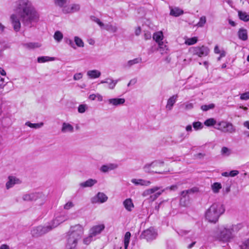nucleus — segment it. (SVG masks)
Instances as JSON below:
<instances>
[{
    "label": "nucleus",
    "instance_id": "nucleus-2",
    "mask_svg": "<svg viewBox=\"0 0 249 249\" xmlns=\"http://www.w3.org/2000/svg\"><path fill=\"white\" fill-rule=\"evenodd\" d=\"M240 227V225H232L230 228L224 226L219 227L213 231V236L218 241L229 242L233 238L234 233L237 232Z\"/></svg>",
    "mask_w": 249,
    "mask_h": 249
},
{
    "label": "nucleus",
    "instance_id": "nucleus-23",
    "mask_svg": "<svg viewBox=\"0 0 249 249\" xmlns=\"http://www.w3.org/2000/svg\"><path fill=\"white\" fill-rule=\"evenodd\" d=\"M238 36L239 39L246 41L248 39L247 30L244 28H240L238 32Z\"/></svg>",
    "mask_w": 249,
    "mask_h": 249
},
{
    "label": "nucleus",
    "instance_id": "nucleus-45",
    "mask_svg": "<svg viewBox=\"0 0 249 249\" xmlns=\"http://www.w3.org/2000/svg\"><path fill=\"white\" fill-rule=\"evenodd\" d=\"M87 109L88 106L86 104H81L78 107V111L80 113H83Z\"/></svg>",
    "mask_w": 249,
    "mask_h": 249
},
{
    "label": "nucleus",
    "instance_id": "nucleus-37",
    "mask_svg": "<svg viewBox=\"0 0 249 249\" xmlns=\"http://www.w3.org/2000/svg\"><path fill=\"white\" fill-rule=\"evenodd\" d=\"M222 188L221 184L218 182H215L212 185L213 192L215 193L219 192V190Z\"/></svg>",
    "mask_w": 249,
    "mask_h": 249
},
{
    "label": "nucleus",
    "instance_id": "nucleus-31",
    "mask_svg": "<svg viewBox=\"0 0 249 249\" xmlns=\"http://www.w3.org/2000/svg\"><path fill=\"white\" fill-rule=\"evenodd\" d=\"M54 60V57H51L46 56H40L37 58V62L40 63H45L48 61H53Z\"/></svg>",
    "mask_w": 249,
    "mask_h": 249
},
{
    "label": "nucleus",
    "instance_id": "nucleus-1",
    "mask_svg": "<svg viewBox=\"0 0 249 249\" xmlns=\"http://www.w3.org/2000/svg\"><path fill=\"white\" fill-rule=\"evenodd\" d=\"M14 10L16 14L10 16L13 28L16 32L21 28L20 20L24 26L31 28L33 23L39 20V15L29 0H18L15 3Z\"/></svg>",
    "mask_w": 249,
    "mask_h": 249
},
{
    "label": "nucleus",
    "instance_id": "nucleus-59",
    "mask_svg": "<svg viewBox=\"0 0 249 249\" xmlns=\"http://www.w3.org/2000/svg\"><path fill=\"white\" fill-rule=\"evenodd\" d=\"M62 12L64 14L71 13V6H64L62 7Z\"/></svg>",
    "mask_w": 249,
    "mask_h": 249
},
{
    "label": "nucleus",
    "instance_id": "nucleus-51",
    "mask_svg": "<svg viewBox=\"0 0 249 249\" xmlns=\"http://www.w3.org/2000/svg\"><path fill=\"white\" fill-rule=\"evenodd\" d=\"M190 231L189 230H185L183 229H179L178 231H177V232L178 234L181 236L186 235L188 234L190 232Z\"/></svg>",
    "mask_w": 249,
    "mask_h": 249
},
{
    "label": "nucleus",
    "instance_id": "nucleus-43",
    "mask_svg": "<svg viewBox=\"0 0 249 249\" xmlns=\"http://www.w3.org/2000/svg\"><path fill=\"white\" fill-rule=\"evenodd\" d=\"M74 42L76 45L79 47H83L84 46V42L78 36L74 37Z\"/></svg>",
    "mask_w": 249,
    "mask_h": 249
},
{
    "label": "nucleus",
    "instance_id": "nucleus-11",
    "mask_svg": "<svg viewBox=\"0 0 249 249\" xmlns=\"http://www.w3.org/2000/svg\"><path fill=\"white\" fill-rule=\"evenodd\" d=\"M105 228V226L104 224L95 225L90 229L89 232L95 238L102 232Z\"/></svg>",
    "mask_w": 249,
    "mask_h": 249
},
{
    "label": "nucleus",
    "instance_id": "nucleus-60",
    "mask_svg": "<svg viewBox=\"0 0 249 249\" xmlns=\"http://www.w3.org/2000/svg\"><path fill=\"white\" fill-rule=\"evenodd\" d=\"M180 196H181L180 198H186L187 199H188V198H190L189 195H188V192L186 190L182 191L180 193Z\"/></svg>",
    "mask_w": 249,
    "mask_h": 249
},
{
    "label": "nucleus",
    "instance_id": "nucleus-22",
    "mask_svg": "<svg viewBox=\"0 0 249 249\" xmlns=\"http://www.w3.org/2000/svg\"><path fill=\"white\" fill-rule=\"evenodd\" d=\"M142 60V59L141 57H138L134 58V59L129 60L126 64H124V67L125 68H130L135 64L141 63Z\"/></svg>",
    "mask_w": 249,
    "mask_h": 249
},
{
    "label": "nucleus",
    "instance_id": "nucleus-42",
    "mask_svg": "<svg viewBox=\"0 0 249 249\" xmlns=\"http://www.w3.org/2000/svg\"><path fill=\"white\" fill-rule=\"evenodd\" d=\"M157 163V162H153L150 164H146L144 167V169L145 171L148 173L154 172L153 171H151L150 170V167H153L156 166Z\"/></svg>",
    "mask_w": 249,
    "mask_h": 249
},
{
    "label": "nucleus",
    "instance_id": "nucleus-61",
    "mask_svg": "<svg viewBox=\"0 0 249 249\" xmlns=\"http://www.w3.org/2000/svg\"><path fill=\"white\" fill-rule=\"evenodd\" d=\"M82 74L81 72L77 73L75 74L73 76V79L74 80H78L82 78Z\"/></svg>",
    "mask_w": 249,
    "mask_h": 249
},
{
    "label": "nucleus",
    "instance_id": "nucleus-5",
    "mask_svg": "<svg viewBox=\"0 0 249 249\" xmlns=\"http://www.w3.org/2000/svg\"><path fill=\"white\" fill-rule=\"evenodd\" d=\"M214 128L224 133H233L236 131V128L233 125L226 121L218 122Z\"/></svg>",
    "mask_w": 249,
    "mask_h": 249
},
{
    "label": "nucleus",
    "instance_id": "nucleus-9",
    "mask_svg": "<svg viewBox=\"0 0 249 249\" xmlns=\"http://www.w3.org/2000/svg\"><path fill=\"white\" fill-rule=\"evenodd\" d=\"M190 51L193 55H196L200 57L207 56L210 53L209 48L204 45L200 47H193L191 49Z\"/></svg>",
    "mask_w": 249,
    "mask_h": 249
},
{
    "label": "nucleus",
    "instance_id": "nucleus-40",
    "mask_svg": "<svg viewBox=\"0 0 249 249\" xmlns=\"http://www.w3.org/2000/svg\"><path fill=\"white\" fill-rule=\"evenodd\" d=\"M197 41V38L196 37H193L192 38H187L185 43L188 45H192L196 43Z\"/></svg>",
    "mask_w": 249,
    "mask_h": 249
},
{
    "label": "nucleus",
    "instance_id": "nucleus-13",
    "mask_svg": "<svg viewBox=\"0 0 249 249\" xmlns=\"http://www.w3.org/2000/svg\"><path fill=\"white\" fill-rule=\"evenodd\" d=\"M107 196L104 193L99 192L92 198L91 201L93 203H104L107 200Z\"/></svg>",
    "mask_w": 249,
    "mask_h": 249
},
{
    "label": "nucleus",
    "instance_id": "nucleus-7",
    "mask_svg": "<svg viewBox=\"0 0 249 249\" xmlns=\"http://www.w3.org/2000/svg\"><path fill=\"white\" fill-rule=\"evenodd\" d=\"M23 200L25 201H35L40 199L42 202L45 198V196L41 193L32 192L23 194L22 196Z\"/></svg>",
    "mask_w": 249,
    "mask_h": 249
},
{
    "label": "nucleus",
    "instance_id": "nucleus-39",
    "mask_svg": "<svg viewBox=\"0 0 249 249\" xmlns=\"http://www.w3.org/2000/svg\"><path fill=\"white\" fill-rule=\"evenodd\" d=\"M180 107L185 110H190L194 107V105L192 103L187 102L181 105Z\"/></svg>",
    "mask_w": 249,
    "mask_h": 249
},
{
    "label": "nucleus",
    "instance_id": "nucleus-38",
    "mask_svg": "<svg viewBox=\"0 0 249 249\" xmlns=\"http://www.w3.org/2000/svg\"><path fill=\"white\" fill-rule=\"evenodd\" d=\"M221 154L223 156L228 157L231 154V150L228 147L224 146L221 150Z\"/></svg>",
    "mask_w": 249,
    "mask_h": 249
},
{
    "label": "nucleus",
    "instance_id": "nucleus-49",
    "mask_svg": "<svg viewBox=\"0 0 249 249\" xmlns=\"http://www.w3.org/2000/svg\"><path fill=\"white\" fill-rule=\"evenodd\" d=\"M214 107V105L213 104H211L208 105H203L201 107V108L203 111H207L210 109H213Z\"/></svg>",
    "mask_w": 249,
    "mask_h": 249
},
{
    "label": "nucleus",
    "instance_id": "nucleus-62",
    "mask_svg": "<svg viewBox=\"0 0 249 249\" xmlns=\"http://www.w3.org/2000/svg\"><path fill=\"white\" fill-rule=\"evenodd\" d=\"M144 38L145 40H148L151 38V34L150 32L146 31L144 33Z\"/></svg>",
    "mask_w": 249,
    "mask_h": 249
},
{
    "label": "nucleus",
    "instance_id": "nucleus-55",
    "mask_svg": "<svg viewBox=\"0 0 249 249\" xmlns=\"http://www.w3.org/2000/svg\"><path fill=\"white\" fill-rule=\"evenodd\" d=\"M240 247V249H249V239L245 241Z\"/></svg>",
    "mask_w": 249,
    "mask_h": 249
},
{
    "label": "nucleus",
    "instance_id": "nucleus-34",
    "mask_svg": "<svg viewBox=\"0 0 249 249\" xmlns=\"http://www.w3.org/2000/svg\"><path fill=\"white\" fill-rule=\"evenodd\" d=\"M101 84L107 83L108 84V88L109 89H112L115 87L113 86L112 84L113 83V79L111 78H106L105 80H102L100 82Z\"/></svg>",
    "mask_w": 249,
    "mask_h": 249
},
{
    "label": "nucleus",
    "instance_id": "nucleus-33",
    "mask_svg": "<svg viewBox=\"0 0 249 249\" xmlns=\"http://www.w3.org/2000/svg\"><path fill=\"white\" fill-rule=\"evenodd\" d=\"M159 47V51L160 52L161 54H164L167 53V51L168 50V47L166 44L164 43V42H161L158 44Z\"/></svg>",
    "mask_w": 249,
    "mask_h": 249
},
{
    "label": "nucleus",
    "instance_id": "nucleus-64",
    "mask_svg": "<svg viewBox=\"0 0 249 249\" xmlns=\"http://www.w3.org/2000/svg\"><path fill=\"white\" fill-rule=\"evenodd\" d=\"M137 82V79L136 78H134L131 79L129 82L127 84V86L129 87L130 85H135Z\"/></svg>",
    "mask_w": 249,
    "mask_h": 249
},
{
    "label": "nucleus",
    "instance_id": "nucleus-27",
    "mask_svg": "<svg viewBox=\"0 0 249 249\" xmlns=\"http://www.w3.org/2000/svg\"><path fill=\"white\" fill-rule=\"evenodd\" d=\"M107 31L111 33H116L118 30V28L116 25H113L110 23H108L106 24H104L103 27Z\"/></svg>",
    "mask_w": 249,
    "mask_h": 249
},
{
    "label": "nucleus",
    "instance_id": "nucleus-14",
    "mask_svg": "<svg viewBox=\"0 0 249 249\" xmlns=\"http://www.w3.org/2000/svg\"><path fill=\"white\" fill-rule=\"evenodd\" d=\"M125 101V100L124 98H114L109 99L106 102L113 106L118 107L123 105Z\"/></svg>",
    "mask_w": 249,
    "mask_h": 249
},
{
    "label": "nucleus",
    "instance_id": "nucleus-28",
    "mask_svg": "<svg viewBox=\"0 0 249 249\" xmlns=\"http://www.w3.org/2000/svg\"><path fill=\"white\" fill-rule=\"evenodd\" d=\"M101 74L100 71L96 70L89 71L87 72V75L90 78H98L100 76Z\"/></svg>",
    "mask_w": 249,
    "mask_h": 249
},
{
    "label": "nucleus",
    "instance_id": "nucleus-46",
    "mask_svg": "<svg viewBox=\"0 0 249 249\" xmlns=\"http://www.w3.org/2000/svg\"><path fill=\"white\" fill-rule=\"evenodd\" d=\"M54 1L55 4L61 8L63 7L67 2V0H54Z\"/></svg>",
    "mask_w": 249,
    "mask_h": 249
},
{
    "label": "nucleus",
    "instance_id": "nucleus-58",
    "mask_svg": "<svg viewBox=\"0 0 249 249\" xmlns=\"http://www.w3.org/2000/svg\"><path fill=\"white\" fill-rule=\"evenodd\" d=\"M240 98L242 100H247L249 99V92H246L241 94Z\"/></svg>",
    "mask_w": 249,
    "mask_h": 249
},
{
    "label": "nucleus",
    "instance_id": "nucleus-8",
    "mask_svg": "<svg viewBox=\"0 0 249 249\" xmlns=\"http://www.w3.org/2000/svg\"><path fill=\"white\" fill-rule=\"evenodd\" d=\"M160 189L159 187H154L152 188L147 189L142 193L143 196H147L150 195V198L151 200L154 201L156 200L161 194L163 192L164 190L156 192L158 190Z\"/></svg>",
    "mask_w": 249,
    "mask_h": 249
},
{
    "label": "nucleus",
    "instance_id": "nucleus-10",
    "mask_svg": "<svg viewBox=\"0 0 249 249\" xmlns=\"http://www.w3.org/2000/svg\"><path fill=\"white\" fill-rule=\"evenodd\" d=\"M157 233L155 231L153 228H150L145 231H144L141 236L144 239H146L147 241H151L155 239L157 236Z\"/></svg>",
    "mask_w": 249,
    "mask_h": 249
},
{
    "label": "nucleus",
    "instance_id": "nucleus-3",
    "mask_svg": "<svg viewBox=\"0 0 249 249\" xmlns=\"http://www.w3.org/2000/svg\"><path fill=\"white\" fill-rule=\"evenodd\" d=\"M84 229L79 225H76L71 228L69 232L66 249H77L78 241L83 234Z\"/></svg>",
    "mask_w": 249,
    "mask_h": 249
},
{
    "label": "nucleus",
    "instance_id": "nucleus-44",
    "mask_svg": "<svg viewBox=\"0 0 249 249\" xmlns=\"http://www.w3.org/2000/svg\"><path fill=\"white\" fill-rule=\"evenodd\" d=\"M90 19L98 24L99 26L103 28L104 26V24L100 21V20L95 16H92L90 17Z\"/></svg>",
    "mask_w": 249,
    "mask_h": 249
},
{
    "label": "nucleus",
    "instance_id": "nucleus-54",
    "mask_svg": "<svg viewBox=\"0 0 249 249\" xmlns=\"http://www.w3.org/2000/svg\"><path fill=\"white\" fill-rule=\"evenodd\" d=\"M194 128L196 130L200 129L202 128L203 126L200 122H194L193 124Z\"/></svg>",
    "mask_w": 249,
    "mask_h": 249
},
{
    "label": "nucleus",
    "instance_id": "nucleus-20",
    "mask_svg": "<svg viewBox=\"0 0 249 249\" xmlns=\"http://www.w3.org/2000/svg\"><path fill=\"white\" fill-rule=\"evenodd\" d=\"M131 181L136 185L148 186L151 184V182L142 179L133 178Z\"/></svg>",
    "mask_w": 249,
    "mask_h": 249
},
{
    "label": "nucleus",
    "instance_id": "nucleus-35",
    "mask_svg": "<svg viewBox=\"0 0 249 249\" xmlns=\"http://www.w3.org/2000/svg\"><path fill=\"white\" fill-rule=\"evenodd\" d=\"M217 124L216 121L213 118L208 119L204 122V124L207 126L216 125Z\"/></svg>",
    "mask_w": 249,
    "mask_h": 249
},
{
    "label": "nucleus",
    "instance_id": "nucleus-52",
    "mask_svg": "<svg viewBox=\"0 0 249 249\" xmlns=\"http://www.w3.org/2000/svg\"><path fill=\"white\" fill-rule=\"evenodd\" d=\"M71 13L76 12L80 10V5L77 4H74L71 6Z\"/></svg>",
    "mask_w": 249,
    "mask_h": 249
},
{
    "label": "nucleus",
    "instance_id": "nucleus-6",
    "mask_svg": "<svg viewBox=\"0 0 249 249\" xmlns=\"http://www.w3.org/2000/svg\"><path fill=\"white\" fill-rule=\"evenodd\" d=\"M53 229L52 225L48 226H38L34 228L31 231V234L34 237L41 236L49 231H51Z\"/></svg>",
    "mask_w": 249,
    "mask_h": 249
},
{
    "label": "nucleus",
    "instance_id": "nucleus-53",
    "mask_svg": "<svg viewBox=\"0 0 249 249\" xmlns=\"http://www.w3.org/2000/svg\"><path fill=\"white\" fill-rule=\"evenodd\" d=\"M188 195H192L199 192V189L197 187H193L190 189L186 190Z\"/></svg>",
    "mask_w": 249,
    "mask_h": 249
},
{
    "label": "nucleus",
    "instance_id": "nucleus-21",
    "mask_svg": "<svg viewBox=\"0 0 249 249\" xmlns=\"http://www.w3.org/2000/svg\"><path fill=\"white\" fill-rule=\"evenodd\" d=\"M74 131V128L72 125L69 123H63L61 128V132L63 133L70 132Z\"/></svg>",
    "mask_w": 249,
    "mask_h": 249
},
{
    "label": "nucleus",
    "instance_id": "nucleus-17",
    "mask_svg": "<svg viewBox=\"0 0 249 249\" xmlns=\"http://www.w3.org/2000/svg\"><path fill=\"white\" fill-rule=\"evenodd\" d=\"M117 165L113 163H109L108 164L103 165L100 168V171L103 173H107L109 171L117 168Z\"/></svg>",
    "mask_w": 249,
    "mask_h": 249
},
{
    "label": "nucleus",
    "instance_id": "nucleus-41",
    "mask_svg": "<svg viewBox=\"0 0 249 249\" xmlns=\"http://www.w3.org/2000/svg\"><path fill=\"white\" fill-rule=\"evenodd\" d=\"M95 239V238L89 232V235L88 237L83 239V243L86 245H89L91 241Z\"/></svg>",
    "mask_w": 249,
    "mask_h": 249
},
{
    "label": "nucleus",
    "instance_id": "nucleus-48",
    "mask_svg": "<svg viewBox=\"0 0 249 249\" xmlns=\"http://www.w3.org/2000/svg\"><path fill=\"white\" fill-rule=\"evenodd\" d=\"M190 198H188L187 199L186 198H180V205L182 206H186L189 202Z\"/></svg>",
    "mask_w": 249,
    "mask_h": 249
},
{
    "label": "nucleus",
    "instance_id": "nucleus-32",
    "mask_svg": "<svg viewBox=\"0 0 249 249\" xmlns=\"http://www.w3.org/2000/svg\"><path fill=\"white\" fill-rule=\"evenodd\" d=\"M44 124L42 122L40 123L33 124L30 122H27L25 123V125L31 127L35 129H37L41 127Z\"/></svg>",
    "mask_w": 249,
    "mask_h": 249
},
{
    "label": "nucleus",
    "instance_id": "nucleus-63",
    "mask_svg": "<svg viewBox=\"0 0 249 249\" xmlns=\"http://www.w3.org/2000/svg\"><path fill=\"white\" fill-rule=\"evenodd\" d=\"M239 174V171L237 170H232L229 172L230 176L235 177Z\"/></svg>",
    "mask_w": 249,
    "mask_h": 249
},
{
    "label": "nucleus",
    "instance_id": "nucleus-56",
    "mask_svg": "<svg viewBox=\"0 0 249 249\" xmlns=\"http://www.w3.org/2000/svg\"><path fill=\"white\" fill-rule=\"evenodd\" d=\"M74 206V204L71 201H69L64 206L65 210H68Z\"/></svg>",
    "mask_w": 249,
    "mask_h": 249
},
{
    "label": "nucleus",
    "instance_id": "nucleus-36",
    "mask_svg": "<svg viewBox=\"0 0 249 249\" xmlns=\"http://www.w3.org/2000/svg\"><path fill=\"white\" fill-rule=\"evenodd\" d=\"M63 37V35L62 33L59 31H57L54 33L53 37L54 39L57 42H59L61 41Z\"/></svg>",
    "mask_w": 249,
    "mask_h": 249
},
{
    "label": "nucleus",
    "instance_id": "nucleus-26",
    "mask_svg": "<svg viewBox=\"0 0 249 249\" xmlns=\"http://www.w3.org/2000/svg\"><path fill=\"white\" fill-rule=\"evenodd\" d=\"M123 204L124 208L129 212H131L132 208L134 207L132 201L130 198L125 199L124 201Z\"/></svg>",
    "mask_w": 249,
    "mask_h": 249
},
{
    "label": "nucleus",
    "instance_id": "nucleus-57",
    "mask_svg": "<svg viewBox=\"0 0 249 249\" xmlns=\"http://www.w3.org/2000/svg\"><path fill=\"white\" fill-rule=\"evenodd\" d=\"M64 40L67 44H69L72 48L75 49L74 44L73 43V41L71 39L66 37L65 38Z\"/></svg>",
    "mask_w": 249,
    "mask_h": 249
},
{
    "label": "nucleus",
    "instance_id": "nucleus-4",
    "mask_svg": "<svg viewBox=\"0 0 249 249\" xmlns=\"http://www.w3.org/2000/svg\"><path fill=\"white\" fill-rule=\"evenodd\" d=\"M224 212L225 208L222 204L214 203L206 211L205 218L209 222L215 223Z\"/></svg>",
    "mask_w": 249,
    "mask_h": 249
},
{
    "label": "nucleus",
    "instance_id": "nucleus-50",
    "mask_svg": "<svg viewBox=\"0 0 249 249\" xmlns=\"http://www.w3.org/2000/svg\"><path fill=\"white\" fill-rule=\"evenodd\" d=\"M206 22V17L205 16L201 17L200 19L199 22L197 24V26L198 27H202L204 26L205 23Z\"/></svg>",
    "mask_w": 249,
    "mask_h": 249
},
{
    "label": "nucleus",
    "instance_id": "nucleus-18",
    "mask_svg": "<svg viewBox=\"0 0 249 249\" xmlns=\"http://www.w3.org/2000/svg\"><path fill=\"white\" fill-rule=\"evenodd\" d=\"M178 97V95H174L168 99L166 108L168 110H171L172 109L174 105L177 101Z\"/></svg>",
    "mask_w": 249,
    "mask_h": 249
},
{
    "label": "nucleus",
    "instance_id": "nucleus-19",
    "mask_svg": "<svg viewBox=\"0 0 249 249\" xmlns=\"http://www.w3.org/2000/svg\"><path fill=\"white\" fill-rule=\"evenodd\" d=\"M97 182L96 179L89 178L85 182H81L79 186L82 188L91 187Z\"/></svg>",
    "mask_w": 249,
    "mask_h": 249
},
{
    "label": "nucleus",
    "instance_id": "nucleus-30",
    "mask_svg": "<svg viewBox=\"0 0 249 249\" xmlns=\"http://www.w3.org/2000/svg\"><path fill=\"white\" fill-rule=\"evenodd\" d=\"M130 237L131 233L129 231H127L125 233L124 239V249H127L130 241Z\"/></svg>",
    "mask_w": 249,
    "mask_h": 249
},
{
    "label": "nucleus",
    "instance_id": "nucleus-25",
    "mask_svg": "<svg viewBox=\"0 0 249 249\" xmlns=\"http://www.w3.org/2000/svg\"><path fill=\"white\" fill-rule=\"evenodd\" d=\"M23 46L29 50L34 49L41 47V44L38 42H29L23 43Z\"/></svg>",
    "mask_w": 249,
    "mask_h": 249
},
{
    "label": "nucleus",
    "instance_id": "nucleus-16",
    "mask_svg": "<svg viewBox=\"0 0 249 249\" xmlns=\"http://www.w3.org/2000/svg\"><path fill=\"white\" fill-rule=\"evenodd\" d=\"M170 15L172 16L177 17L183 14V10L178 7H170Z\"/></svg>",
    "mask_w": 249,
    "mask_h": 249
},
{
    "label": "nucleus",
    "instance_id": "nucleus-47",
    "mask_svg": "<svg viewBox=\"0 0 249 249\" xmlns=\"http://www.w3.org/2000/svg\"><path fill=\"white\" fill-rule=\"evenodd\" d=\"M185 137L186 136H185V133H182L178 136V138L180 139L179 141H172L171 144L172 145L176 144H177L178 142H181L185 139Z\"/></svg>",
    "mask_w": 249,
    "mask_h": 249
},
{
    "label": "nucleus",
    "instance_id": "nucleus-29",
    "mask_svg": "<svg viewBox=\"0 0 249 249\" xmlns=\"http://www.w3.org/2000/svg\"><path fill=\"white\" fill-rule=\"evenodd\" d=\"M238 17L239 18L245 22H248L249 21V15L246 12L242 11H238Z\"/></svg>",
    "mask_w": 249,
    "mask_h": 249
},
{
    "label": "nucleus",
    "instance_id": "nucleus-24",
    "mask_svg": "<svg viewBox=\"0 0 249 249\" xmlns=\"http://www.w3.org/2000/svg\"><path fill=\"white\" fill-rule=\"evenodd\" d=\"M153 39L158 43V44L162 42V40L163 39L162 32L161 31H159L154 33L153 35Z\"/></svg>",
    "mask_w": 249,
    "mask_h": 249
},
{
    "label": "nucleus",
    "instance_id": "nucleus-12",
    "mask_svg": "<svg viewBox=\"0 0 249 249\" xmlns=\"http://www.w3.org/2000/svg\"><path fill=\"white\" fill-rule=\"evenodd\" d=\"M69 219V216L66 214H62L57 216L52 221V226L53 228L57 227L60 223L65 221Z\"/></svg>",
    "mask_w": 249,
    "mask_h": 249
},
{
    "label": "nucleus",
    "instance_id": "nucleus-15",
    "mask_svg": "<svg viewBox=\"0 0 249 249\" xmlns=\"http://www.w3.org/2000/svg\"><path fill=\"white\" fill-rule=\"evenodd\" d=\"M8 180L6 183V187L7 189H9L13 187L16 184L20 183V181L18 178L13 176H9Z\"/></svg>",
    "mask_w": 249,
    "mask_h": 249
}]
</instances>
